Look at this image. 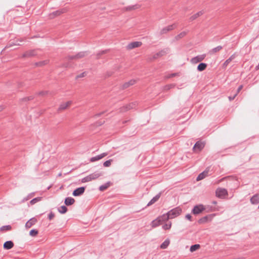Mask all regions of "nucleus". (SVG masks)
Masks as SVG:
<instances>
[{
	"mask_svg": "<svg viewBox=\"0 0 259 259\" xmlns=\"http://www.w3.org/2000/svg\"><path fill=\"white\" fill-rule=\"evenodd\" d=\"M182 212V209L180 206H177L169 211L166 213L163 214L160 218L162 219V221H165L169 219H172L178 217Z\"/></svg>",
	"mask_w": 259,
	"mask_h": 259,
	"instance_id": "nucleus-1",
	"label": "nucleus"
},
{
	"mask_svg": "<svg viewBox=\"0 0 259 259\" xmlns=\"http://www.w3.org/2000/svg\"><path fill=\"white\" fill-rule=\"evenodd\" d=\"M102 173L98 171H95V172L89 175V176L83 178L81 180L82 183H86L90 182L92 180H95L100 176H102Z\"/></svg>",
	"mask_w": 259,
	"mask_h": 259,
	"instance_id": "nucleus-2",
	"label": "nucleus"
},
{
	"mask_svg": "<svg viewBox=\"0 0 259 259\" xmlns=\"http://www.w3.org/2000/svg\"><path fill=\"white\" fill-rule=\"evenodd\" d=\"M205 207L203 204H199L195 205L192 210V213L195 215L198 214L205 210Z\"/></svg>",
	"mask_w": 259,
	"mask_h": 259,
	"instance_id": "nucleus-3",
	"label": "nucleus"
},
{
	"mask_svg": "<svg viewBox=\"0 0 259 259\" xmlns=\"http://www.w3.org/2000/svg\"><path fill=\"white\" fill-rule=\"evenodd\" d=\"M214 215H215L214 214H210L205 215V216L199 219L198 221V223L200 224H205L208 222H210L212 220V219Z\"/></svg>",
	"mask_w": 259,
	"mask_h": 259,
	"instance_id": "nucleus-4",
	"label": "nucleus"
},
{
	"mask_svg": "<svg viewBox=\"0 0 259 259\" xmlns=\"http://www.w3.org/2000/svg\"><path fill=\"white\" fill-rule=\"evenodd\" d=\"M216 196L220 198H223L228 195V191L225 188H218L215 191Z\"/></svg>",
	"mask_w": 259,
	"mask_h": 259,
	"instance_id": "nucleus-5",
	"label": "nucleus"
},
{
	"mask_svg": "<svg viewBox=\"0 0 259 259\" xmlns=\"http://www.w3.org/2000/svg\"><path fill=\"white\" fill-rule=\"evenodd\" d=\"M137 106L136 102L131 103L128 105L123 106L120 108L119 112H124L130 109L135 108Z\"/></svg>",
	"mask_w": 259,
	"mask_h": 259,
	"instance_id": "nucleus-6",
	"label": "nucleus"
},
{
	"mask_svg": "<svg viewBox=\"0 0 259 259\" xmlns=\"http://www.w3.org/2000/svg\"><path fill=\"white\" fill-rule=\"evenodd\" d=\"M67 12V9L66 8H62L58 10L55 11L52 13L49 14V17L50 18L53 19L55 17L59 16L62 14L65 13Z\"/></svg>",
	"mask_w": 259,
	"mask_h": 259,
	"instance_id": "nucleus-7",
	"label": "nucleus"
},
{
	"mask_svg": "<svg viewBox=\"0 0 259 259\" xmlns=\"http://www.w3.org/2000/svg\"><path fill=\"white\" fill-rule=\"evenodd\" d=\"M205 54L197 55V56L194 57L191 59V62L192 64H196L198 62H200L205 59Z\"/></svg>",
	"mask_w": 259,
	"mask_h": 259,
	"instance_id": "nucleus-8",
	"label": "nucleus"
},
{
	"mask_svg": "<svg viewBox=\"0 0 259 259\" xmlns=\"http://www.w3.org/2000/svg\"><path fill=\"white\" fill-rule=\"evenodd\" d=\"M205 143L204 142H202L201 141H197L195 144L193 149L195 151H198L199 152L203 149Z\"/></svg>",
	"mask_w": 259,
	"mask_h": 259,
	"instance_id": "nucleus-9",
	"label": "nucleus"
},
{
	"mask_svg": "<svg viewBox=\"0 0 259 259\" xmlns=\"http://www.w3.org/2000/svg\"><path fill=\"white\" fill-rule=\"evenodd\" d=\"M85 188L84 187H81L75 189L72 193L74 196H79L81 195L85 191Z\"/></svg>",
	"mask_w": 259,
	"mask_h": 259,
	"instance_id": "nucleus-10",
	"label": "nucleus"
},
{
	"mask_svg": "<svg viewBox=\"0 0 259 259\" xmlns=\"http://www.w3.org/2000/svg\"><path fill=\"white\" fill-rule=\"evenodd\" d=\"M36 50H31L25 52L22 55L23 58H30L36 55Z\"/></svg>",
	"mask_w": 259,
	"mask_h": 259,
	"instance_id": "nucleus-11",
	"label": "nucleus"
},
{
	"mask_svg": "<svg viewBox=\"0 0 259 259\" xmlns=\"http://www.w3.org/2000/svg\"><path fill=\"white\" fill-rule=\"evenodd\" d=\"M142 44V43L141 41H133L128 44L126 48L128 50H132L133 49L140 47Z\"/></svg>",
	"mask_w": 259,
	"mask_h": 259,
	"instance_id": "nucleus-12",
	"label": "nucleus"
},
{
	"mask_svg": "<svg viewBox=\"0 0 259 259\" xmlns=\"http://www.w3.org/2000/svg\"><path fill=\"white\" fill-rule=\"evenodd\" d=\"M175 27V24H172L163 28L160 31V34H166L168 31L173 30Z\"/></svg>",
	"mask_w": 259,
	"mask_h": 259,
	"instance_id": "nucleus-13",
	"label": "nucleus"
},
{
	"mask_svg": "<svg viewBox=\"0 0 259 259\" xmlns=\"http://www.w3.org/2000/svg\"><path fill=\"white\" fill-rule=\"evenodd\" d=\"M162 192H160L155 196H154L147 204V206H149L158 201L161 195Z\"/></svg>",
	"mask_w": 259,
	"mask_h": 259,
	"instance_id": "nucleus-14",
	"label": "nucleus"
},
{
	"mask_svg": "<svg viewBox=\"0 0 259 259\" xmlns=\"http://www.w3.org/2000/svg\"><path fill=\"white\" fill-rule=\"evenodd\" d=\"M141 6L139 4H136L134 5L128 6L123 8V11H132L138 9H139Z\"/></svg>",
	"mask_w": 259,
	"mask_h": 259,
	"instance_id": "nucleus-15",
	"label": "nucleus"
},
{
	"mask_svg": "<svg viewBox=\"0 0 259 259\" xmlns=\"http://www.w3.org/2000/svg\"><path fill=\"white\" fill-rule=\"evenodd\" d=\"M107 155H108V153H107V152L103 153L100 155H98L96 156L92 157L90 159V161L93 162H95L96 161L102 159V158L104 157L105 156H107Z\"/></svg>",
	"mask_w": 259,
	"mask_h": 259,
	"instance_id": "nucleus-16",
	"label": "nucleus"
},
{
	"mask_svg": "<svg viewBox=\"0 0 259 259\" xmlns=\"http://www.w3.org/2000/svg\"><path fill=\"white\" fill-rule=\"evenodd\" d=\"M14 245V243L13 242V241H10V240L7 241L6 242H5L4 243L3 247L5 249L9 250V249H10L12 248H13Z\"/></svg>",
	"mask_w": 259,
	"mask_h": 259,
	"instance_id": "nucleus-17",
	"label": "nucleus"
},
{
	"mask_svg": "<svg viewBox=\"0 0 259 259\" xmlns=\"http://www.w3.org/2000/svg\"><path fill=\"white\" fill-rule=\"evenodd\" d=\"M37 222V220L35 218H31L28 220L25 224V227L26 228H30L32 225H34Z\"/></svg>",
	"mask_w": 259,
	"mask_h": 259,
	"instance_id": "nucleus-18",
	"label": "nucleus"
},
{
	"mask_svg": "<svg viewBox=\"0 0 259 259\" xmlns=\"http://www.w3.org/2000/svg\"><path fill=\"white\" fill-rule=\"evenodd\" d=\"M236 57L235 53L232 55L228 59H227L223 64V67L226 68L228 64Z\"/></svg>",
	"mask_w": 259,
	"mask_h": 259,
	"instance_id": "nucleus-19",
	"label": "nucleus"
},
{
	"mask_svg": "<svg viewBox=\"0 0 259 259\" xmlns=\"http://www.w3.org/2000/svg\"><path fill=\"white\" fill-rule=\"evenodd\" d=\"M72 104V101H69L66 103H62L61 104L59 108H58V110L59 111H61V110H65L69 106H70L71 104Z\"/></svg>",
	"mask_w": 259,
	"mask_h": 259,
	"instance_id": "nucleus-20",
	"label": "nucleus"
},
{
	"mask_svg": "<svg viewBox=\"0 0 259 259\" xmlns=\"http://www.w3.org/2000/svg\"><path fill=\"white\" fill-rule=\"evenodd\" d=\"M250 202L253 204L259 203V195L255 194L250 198Z\"/></svg>",
	"mask_w": 259,
	"mask_h": 259,
	"instance_id": "nucleus-21",
	"label": "nucleus"
},
{
	"mask_svg": "<svg viewBox=\"0 0 259 259\" xmlns=\"http://www.w3.org/2000/svg\"><path fill=\"white\" fill-rule=\"evenodd\" d=\"M74 199L70 197H66L64 200V203L67 206H69L73 204L74 203Z\"/></svg>",
	"mask_w": 259,
	"mask_h": 259,
	"instance_id": "nucleus-22",
	"label": "nucleus"
},
{
	"mask_svg": "<svg viewBox=\"0 0 259 259\" xmlns=\"http://www.w3.org/2000/svg\"><path fill=\"white\" fill-rule=\"evenodd\" d=\"M136 82V80H135V79H131V80L127 81V82H125L123 85H122V89H126L127 88H128L129 87H130L131 85H132L133 84H134Z\"/></svg>",
	"mask_w": 259,
	"mask_h": 259,
	"instance_id": "nucleus-23",
	"label": "nucleus"
},
{
	"mask_svg": "<svg viewBox=\"0 0 259 259\" xmlns=\"http://www.w3.org/2000/svg\"><path fill=\"white\" fill-rule=\"evenodd\" d=\"M204 12L203 11H199L198 12L196 13L194 15H192L191 17H190L189 20L191 21H192L196 19H197L198 17H200V16L202 15L203 14Z\"/></svg>",
	"mask_w": 259,
	"mask_h": 259,
	"instance_id": "nucleus-24",
	"label": "nucleus"
},
{
	"mask_svg": "<svg viewBox=\"0 0 259 259\" xmlns=\"http://www.w3.org/2000/svg\"><path fill=\"white\" fill-rule=\"evenodd\" d=\"M23 40L22 39H17L16 40V41H15V42H10L6 47L5 48H10V47H11L12 46H20L21 45V44H20V42H22L23 41Z\"/></svg>",
	"mask_w": 259,
	"mask_h": 259,
	"instance_id": "nucleus-25",
	"label": "nucleus"
},
{
	"mask_svg": "<svg viewBox=\"0 0 259 259\" xmlns=\"http://www.w3.org/2000/svg\"><path fill=\"white\" fill-rule=\"evenodd\" d=\"M207 64L205 63H200L197 67V69L198 71L201 72L204 71L207 67Z\"/></svg>",
	"mask_w": 259,
	"mask_h": 259,
	"instance_id": "nucleus-26",
	"label": "nucleus"
},
{
	"mask_svg": "<svg viewBox=\"0 0 259 259\" xmlns=\"http://www.w3.org/2000/svg\"><path fill=\"white\" fill-rule=\"evenodd\" d=\"M223 49V47L221 46H218L215 48L212 49L211 50L209 51V54L210 55H212L215 54V53L219 52Z\"/></svg>",
	"mask_w": 259,
	"mask_h": 259,
	"instance_id": "nucleus-27",
	"label": "nucleus"
},
{
	"mask_svg": "<svg viewBox=\"0 0 259 259\" xmlns=\"http://www.w3.org/2000/svg\"><path fill=\"white\" fill-rule=\"evenodd\" d=\"M160 218H157L155 220H153L151 223V225L153 228H155L160 224L161 220L162 221V219L160 220L159 219Z\"/></svg>",
	"mask_w": 259,
	"mask_h": 259,
	"instance_id": "nucleus-28",
	"label": "nucleus"
},
{
	"mask_svg": "<svg viewBox=\"0 0 259 259\" xmlns=\"http://www.w3.org/2000/svg\"><path fill=\"white\" fill-rule=\"evenodd\" d=\"M169 52V49L167 48H165V49L161 50L160 51L158 52V53L159 54V57H162L163 56L165 55L167 53H168Z\"/></svg>",
	"mask_w": 259,
	"mask_h": 259,
	"instance_id": "nucleus-29",
	"label": "nucleus"
},
{
	"mask_svg": "<svg viewBox=\"0 0 259 259\" xmlns=\"http://www.w3.org/2000/svg\"><path fill=\"white\" fill-rule=\"evenodd\" d=\"M207 171H204L200 173L197 177L196 180L197 181H199L204 179L207 175Z\"/></svg>",
	"mask_w": 259,
	"mask_h": 259,
	"instance_id": "nucleus-30",
	"label": "nucleus"
},
{
	"mask_svg": "<svg viewBox=\"0 0 259 259\" xmlns=\"http://www.w3.org/2000/svg\"><path fill=\"white\" fill-rule=\"evenodd\" d=\"M169 240L167 239L160 245V248L162 249H165L169 245Z\"/></svg>",
	"mask_w": 259,
	"mask_h": 259,
	"instance_id": "nucleus-31",
	"label": "nucleus"
},
{
	"mask_svg": "<svg viewBox=\"0 0 259 259\" xmlns=\"http://www.w3.org/2000/svg\"><path fill=\"white\" fill-rule=\"evenodd\" d=\"M58 210L60 213L64 214L67 212V208L65 205H62L58 208Z\"/></svg>",
	"mask_w": 259,
	"mask_h": 259,
	"instance_id": "nucleus-32",
	"label": "nucleus"
},
{
	"mask_svg": "<svg viewBox=\"0 0 259 259\" xmlns=\"http://www.w3.org/2000/svg\"><path fill=\"white\" fill-rule=\"evenodd\" d=\"M186 34H187V32L183 31V32H181L180 33H179V34H178L177 35H176L175 37V39L176 40H178L180 38H182L183 37H184L186 35Z\"/></svg>",
	"mask_w": 259,
	"mask_h": 259,
	"instance_id": "nucleus-33",
	"label": "nucleus"
},
{
	"mask_svg": "<svg viewBox=\"0 0 259 259\" xmlns=\"http://www.w3.org/2000/svg\"><path fill=\"white\" fill-rule=\"evenodd\" d=\"M48 62H49L48 60H44V61H39L38 62H36L35 63V65L36 66L41 67V66H43L47 64L48 63Z\"/></svg>",
	"mask_w": 259,
	"mask_h": 259,
	"instance_id": "nucleus-34",
	"label": "nucleus"
},
{
	"mask_svg": "<svg viewBox=\"0 0 259 259\" xmlns=\"http://www.w3.org/2000/svg\"><path fill=\"white\" fill-rule=\"evenodd\" d=\"M200 247V245L198 244H194L191 246L190 251L191 252H194L199 249Z\"/></svg>",
	"mask_w": 259,
	"mask_h": 259,
	"instance_id": "nucleus-35",
	"label": "nucleus"
},
{
	"mask_svg": "<svg viewBox=\"0 0 259 259\" xmlns=\"http://www.w3.org/2000/svg\"><path fill=\"white\" fill-rule=\"evenodd\" d=\"M41 199H42L41 197H37L34 198L32 199L31 200H30V203L31 205H33L35 203H36V202L40 201L41 200Z\"/></svg>",
	"mask_w": 259,
	"mask_h": 259,
	"instance_id": "nucleus-36",
	"label": "nucleus"
},
{
	"mask_svg": "<svg viewBox=\"0 0 259 259\" xmlns=\"http://www.w3.org/2000/svg\"><path fill=\"white\" fill-rule=\"evenodd\" d=\"M86 52H80L77 53L76 55H75V57L76 58V59L83 58L86 55Z\"/></svg>",
	"mask_w": 259,
	"mask_h": 259,
	"instance_id": "nucleus-37",
	"label": "nucleus"
},
{
	"mask_svg": "<svg viewBox=\"0 0 259 259\" xmlns=\"http://www.w3.org/2000/svg\"><path fill=\"white\" fill-rule=\"evenodd\" d=\"M34 97L32 96L27 97H24L20 99V102H27L33 100Z\"/></svg>",
	"mask_w": 259,
	"mask_h": 259,
	"instance_id": "nucleus-38",
	"label": "nucleus"
},
{
	"mask_svg": "<svg viewBox=\"0 0 259 259\" xmlns=\"http://www.w3.org/2000/svg\"><path fill=\"white\" fill-rule=\"evenodd\" d=\"M109 186V183H107L104 185L100 186L99 187V190L100 191H103L106 190Z\"/></svg>",
	"mask_w": 259,
	"mask_h": 259,
	"instance_id": "nucleus-39",
	"label": "nucleus"
},
{
	"mask_svg": "<svg viewBox=\"0 0 259 259\" xmlns=\"http://www.w3.org/2000/svg\"><path fill=\"white\" fill-rule=\"evenodd\" d=\"M175 87V84H167V85H165L164 87H163V90L164 91H168L169 90H170V89H172L173 88H174Z\"/></svg>",
	"mask_w": 259,
	"mask_h": 259,
	"instance_id": "nucleus-40",
	"label": "nucleus"
},
{
	"mask_svg": "<svg viewBox=\"0 0 259 259\" xmlns=\"http://www.w3.org/2000/svg\"><path fill=\"white\" fill-rule=\"evenodd\" d=\"M12 227L10 225L3 226L0 228L1 231H9L11 229Z\"/></svg>",
	"mask_w": 259,
	"mask_h": 259,
	"instance_id": "nucleus-41",
	"label": "nucleus"
},
{
	"mask_svg": "<svg viewBox=\"0 0 259 259\" xmlns=\"http://www.w3.org/2000/svg\"><path fill=\"white\" fill-rule=\"evenodd\" d=\"M34 195V192H32V193H31L30 194H29L27 197L24 198L22 201V202H24L27 200H28V199H29L30 198H31L33 195Z\"/></svg>",
	"mask_w": 259,
	"mask_h": 259,
	"instance_id": "nucleus-42",
	"label": "nucleus"
},
{
	"mask_svg": "<svg viewBox=\"0 0 259 259\" xmlns=\"http://www.w3.org/2000/svg\"><path fill=\"white\" fill-rule=\"evenodd\" d=\"M38 232L36 229L31 230L29 232V235L31 236H35L37 235Z\"/></svg>",
	"mask_w": 259,
	"mask_h": 259,
	"instance_id": "nucleus-43",
	"label": "nucleus"
},
{
	"mask_svg": "<svg viewBox=\"0 0 259 259\" xmlns=\"http://www.w3.org/2000/svg\"><path fill=\"white\" fill-rule=\"evenodd\" d=\"M171 227V223L169 222V224H165L164 225L162 226V229L166 230H169L170 229Z\"/></svg>",
	"mask_w": 259,
	"mask_h": 259,
	"instance_id": "nucleus-44",
	"label": "nucleus"
},
{
	"mask_svg": "<svg viewBox=\"0 0 259 259\" xmlns=\"http://www.w3.org/2000/svg\"><path fill=\"white\" fill-rule=\"evenodd\" d=\"M113 161L112 159H109L103 163V166L105 167H109L111 165V162Z\"/></svg>",
	"mask_w": 259,
	"mask_h": 259,
	"instance_id": "nucleus-45",
	"label": "nucleus"
},
{
	"mask_svg": "<svg viewBox=\"0 0 259 259\" xmlns=\"http://www.w3.org/2000/svg\"><path fill=\"white\" fill-rule=\"evenodd\" d=\"M177 73H171V74H169L166 76H165V78H166V79H168V78H170L171 77H175L177 75Z\"/></svg>",
	"mask_w": 259,
	"mask_h": 259,
	"instance_id": "nucleus-46",
	"label": "nucleus"
},
{
	"mask_svg": "<svg viewBox=\"0 0 259 259\" xmlns=\"http://www.w3.org/2000/svg\"><path fill=\"white\" fill-rule=\"evenodd\" d=\"M54 217H55L54 213L52 211H51L48 215V219L50 220H51L54 218Z\"/></svg>",
	"mask_w": 259,
	"mask_h": 259,
	"instance_id": "nucleus-47",
	"label": "nucleus"
},
{
	"mask_svg": "<svg viewBox=\"0 0 259 259\" xmlns=\"http://www.w3.org/2000/svg\"><path fill=\"white\" fill-rule=\"evenodd\" d=\"M85 72L80 73V74H79L76 76V79H78L79 78L84 77L85 76Z\"/></svg>",
	"mask_w": 259,
	"mask_h": 259,
	"instance_id": "nucleus-48",
	"label": "nucleus"
},
{
	"mask_svg": "<svg viewBox=\"0 0 259 259\" xmlns=\"http://www.w3.org/2000/svg\"><path fill=\"white\" fill-rule=\"evenodd\" d=\"M185 218L190 221H192V216L190 214H187L185 216Z\"/></svg>",
	"mask_w": 259,
	"mask_h": 259,
	"instance_id": "nucleus-49",
	"label": "nucleus"
},
{
	"mask_svg": "<svg viewBox=\"0 0 259 259\" xmlns=\"http://www.w3.org/2000/svg\"><path fill=\"white\" fill-rule=\"evenodd\" d=\"M67 59L69 60H73V59H76V58L75 57V55H72V56H68L67 57Z\"/></svg>",
	"mask_w": 259,
	"mask_h": 259,
	"instance_id": "nucleus-50",
	"label": "nucleus"
},
{
	"mask_svg": "<svg viewBox=\"0 0 259 259\" xmlns=\"http://www.w3.org/2000/svg\"><path fill=\"white\" fill-rule=\"evenodd\" d=\"M236 96H237V94H235L233 96H229L228 97V98H229V100H230V101H233L235 99V98L236 97Z\"/></svg>",
	"mask_w": 259,
	"mask_h": 259,
	"instance_id": "nucleus-51",
	"label": "nucleus"
},
{
	"mask_svg": "<svg viewBox=\"0 0 259 259\" xmlns=\"http://www.w3.org/2000/svg\"><path fill=\"white\" fill-rule=\"evenodd\" d=\"M242 88H243L242 85H239V87L238 88L237 92L235 94H237V95L239 93V92L242 90Z\"/></svg>",
	"mask_w": 259,
	"mask_h": 259,
	"instance_id": "nucleus-52",
	"label": "nucleus"
},
{
	"mask_svg": "<svg viewBox=\"0 0 259 259\" xmlns=\"http://www.w3.org/2000/svg\"><path fill=\"white\" fill-rule=\"evenodd\" d=\"M47 93L46 92H44V91H41V92H39L37 93V94L38 95H40V96H44Z\"/></svg>",
	"mask_w": 259,
	"mask_h": 259,
	"instance_id": "nucleus-53",
	"label": "nucleus"
},
{
	"mask_svg": "<svg viewBox=\"0 0 259 259\" xmlns=\"http://www.w3.org/2000/svg\"><path fill=\"white\" fill-rule=\"evenodd\" d=\"M158 57H160L159 56V54L158 53H156L153 56V58L154 59H157V58Z\"/></svg>",
	"mask_w": 259,
	"mask_h": 259,
	"instance_id": "nucleus-54",
	"label": "nucleus"
},
{
	"mask_svg": "<svg viewBox=\"0 0 259 259\" xmlns=\"http://www.w3.org/2000/svg\"><path fill=\"white\" fill-rule=\"evenodd\" d=\"M103 113H104V112H100V113H99L96 114L95 116L96 117H99V116H100L101 115H102Z\"/></svg>",
	"mask_w": 259,
	"mask_h": 259,
	"instance_id": "nucleus-55",
	"label": "nucleus"
},
{
	"mask_svg": "<svg viewBox=\"0 0 259 259\" xmlns=\"http://www.w3.org/2000/svg\"><path fill=\"white\" fill-rule=\"evenodd\" d=\"M208 207H209V209L208 210L206 211V212H208L209 211H212V207L211 206H208Z\"/></svg>",
	"mask_w": 259,
	"mask_h": 259,
	"instance_id": "nucleus-56",
	"label": "nucleus"
},
{
	"mask_svg": "<svg viewBox=\"0 0 259 259\" xmlns=\"http://www.w3.org/2000/svg\"><path fill=\"white\" fill-rule=\"evenodd\" d=\"M106 52V51H103L101 53H99L98 55H100L101 54H103L105 53Z\"/></svg>",
	"mask_w": 259,
	"mask_h": 259,
	"instance_id": "nucleus-57",
	"label": "nucleus"
},
{
	"mask_svg": "<svg viewBox=\"0 0 259 259\" xmlns=\"http://www.w3.org/2000/svg\"><path fill=\"white\" fill-rule=\"evenodd\" d=\"M4 108L3 106H0V111H2L3 110Z\"/></svg>",
	"mask_w": 259,
	"mask_h": 259,
	"instance_id": "nucleus-58",
	"label": "nucleus"
},
{
	"mask_svg": "<svg viewBox=\"0 0 259 259\" xmlns=\"http://www.w3.org/2000/svg\"><path fill=\"white\" fill-rule=\"evenodd\" d=\"M102 124H103V122H100V123H99V125H101Z\"/></svg>",
	"mask_w": 259,
	"mask_h": 259,
	"instance_id": "nucleus-59",
	"label": "nucleus"
},
{
	"mask_svg": "<svg viewBox=\"0 0 259 259\" xmlns=\"http://www.w3.org/2000/svg\"><path fill=\"white\" fill-rule=\"evenodd\" d=\"M213 204H216V203H217V202H216V201H213Z\"/></svg>",
	"mask_w": 259,
	"mask_h": 259,
	"instance_id": "nucleus-60",
	"label": "nucleus"
},
{
	"mask_svg": "<svg viewBox=\"0 0 259 259\" xmlns=\"http://www.w3.org/2000/svg\"><path fill=\"white\" fill-rule=\"evenodd\" d=\"M258 208L259 209V204H258Z\"/></svg>",
	"mask_w": 259,
	"mask_h": 259,
	"instance_id": "nucleus-61",
	"label": "nucleus"
}]
</instances>
